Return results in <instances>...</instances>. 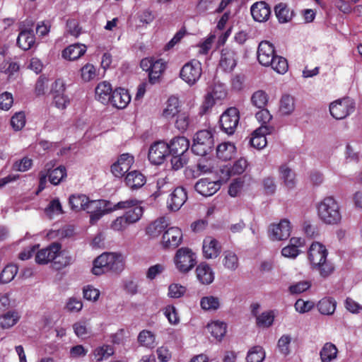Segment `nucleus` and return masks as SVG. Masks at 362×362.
<instances>
[{
	"label": "nucleus",
	"mask_w": 362,
	"mask_h": 362,
	"mask_svg": "<svg viewBox=\"0 0 362 362\" xmlns=\"http://www.w3.org/2000/svg\"><path fill=\"white\" fill-rule=\"evenodd\" d=\"M327 248L319 242H313L308 252L312 269L317 270L323 278L329 276L334 270L332 263L327 259Z\"/></svg>",
	"instance_id": "nucleus-1"
},
{
	"label": "nucleus",
	"mask_w": 362,
	"mask_h": 362,
	"mask_svg": "<svg viewBox=\"0 0 362 362\" xmlns=\"http://www.w3.org/2000/svg\"><path fill=\"white\" fill-rule=\"evenodd\" d=\"M168 147L173 170H178L187 164L189 159V141L186 137H174L168 143Z\"/></svg>",
	"instance_id": "nucleus-2"
},
{
	"label": "nucleus",
	"mask_w": 362,
	"mask_h": 362,
	"mask_svg": "<svg viewBox=\"0 0 362 362\" xmlns=\"http://www.w3.org/2000/svg\"><path fill=\"white\" fill-rule=\"evenodd\" d=\"M124 267L122 255L114 252H104L93 261L92 272L99 276L104 273L112 272L119 273Z\"/></svg>",
	"instance_id": "nucleus-3"
},
{
	"label": "nucleus",
	"mask_w": 362,
	"mask_h": 362,
	"mask_svg": "<svg viewBox=\"0 0 362 362\" xmlns=\"http://www.w3.org/2000/svg\"><path fill=\"white\" fill-rule=\"evenodd\" d=\"M317 213L327 224H337L341 219L339 204L333 197H327L319 203Z\"/></svg>",
	"instance_id": "nucleus-4"
},
{
	"label": "nucleus",
	"mask_w": 362,
	"mask_h": 362,
	"mask_svg": "<svg viewBox=\"0 0 362 362\" xmlns=\"http://www.w3.org/2000/svg\"><path fill=\"white\" fill-rule=\"evenodd\" d=\"M214 146V139L211 131L203 129L197 132L194 136L192 151L200 156L210 153Z\"/></svg>",
	"instance_id": "nucleus-5"
},
{
	"label": "nucleus",
	"mask_w": 362,
	"mask_h": 362,
	"mask_svg": "<svg viewBox=\"0 0 362 362\" xmlns=\"http://www.w3.org/2000/svg\"><path fill=\"white\" fill-rule=\"evenodd\" d=\"M174 262L180 272L187 273L197 264L196 254L188 247H181L177 250Z\"/></svg>",
	"instance_id": "nucleus-6"
},
{
	"label": "nucleus",
	"mask_w": 362,
	"mask_h": 362,
	"mask_svg": "<svg viewBox=\"0 0 362 362\" xmlns=\"http://www.w3.org/2000/svg\"><path fill=\"white\" fill-rule=\"evenodd\" d=\"M355 102L349 97L338 99L329 105L331 115L336 119H342L355 110Z\"/></svg>",
	"instance_id": "nucleus-7"
},
{
	"label": "nucleus",
	"mask_w": 362,
	"mask_h": 362,
	"mask_svg": "<svg viewBox=\"0 0 362 362\" xmlns=\"http://www.w3.org/2000/svg\"><path fill=\"white\" fill-rule=\"evenodd\" d=\"M240 121V112L235 107L226 109L221 115L219 123L221 130L226 134L233 135Z\"/></svg>",
	"instance_id": "nucleus-8"
},
{
	"label": "nucleus",
	"mask_w": 362,
	"mask_h": 362,
	"mask_svg": "<svg viewBox=\"0 0 362 362\" xmlns=\"http://www.w3.org/2000/svg\"><path fill=\"white\" fill-rule=\"evenodd\" d=\"M202 74V64L197 59L187 62L180 71V77L189 86L194 85Z\"/></svg>",
	"instance_id": "nucleus-9"
},
{
	"label": "nucleus",
	"mask_w": 362,
	"mask_h": 362,
	"mask_svg": "<svg viewBox=\"0 0 362 362\" xmlns=\"http://www.w3.org/2000/svg\"><path fill=\"white\" fill-rule=\"evenodd\" d=\"M168 143L164 141H154L149 147L148 158L151 163L159 165L164 163L169 156Z\"/></svg>",
	"instance_id": "nucleus-10"
},
{
	"label": "nucleus",
	"mask_w": 362,
	"mask_h": 362,
	"mask_svg": "<svg viewBox=\"0 0 362 362\" xmlns=\"http://www.w3.org/2000/svg\"><path fill=\"white\" fill-rule=\"evenodd\" d=\"M66 86L61 78L55 80L51 88V93L53 96V103L55 107L64 110L70 103L69 98L65 94Z\"/></svg>",
	"instance_id": "nucleus-11"
},
{
	"label": "nucleus",
	"mask_w": 362,
	"mask_h": 362,
	"mask_svg": "<svg viewBox=\"0 0 362 362\" xmlns=\"http://www.w3.org/2000/svg\"><path fill=\"white\" fill-rule=\"evenodd\" d=\"M62 249L59 243H52L45 248L38 250L35 255V262L38 264H47L54 262Z\"/></svg>",
	"instance_id": "nucleus-12"
},
{
	"label": "nucleus",
	"mask_w": 362,
	"mask_h": 362,
	"mask_svg": "<svg viewBox=\"0 0 362 362\" xmlns=\"http://www.w3.org/2000/svg\"><path fill=\"white\" fill-rule=\"evenodd\" d=\"M291 226L288 219H282L277 224H272L269 229V235L272 240H284L291 235Z\"/></svg>",
	"instance_id": "nucleus-13"
},
{
	"label": "nucleus",
	"mask_w": 362,
	"mask_h": 362,
	"mask_svg": "<svg viewBox=\"0 0 362 362\" xmlns=\"http://www.w3.org/2000/svg\"><path fill=\"white\" fill-rule=\"evenodd\" d=\"M276 56L274 45L269 41H262L257 49V60L262 66H269Z\"/></svg>",
	"instance_id": "nucleus-14"
},
{
	"label": "nucleus",
	"mask_w": 362,
	"mask_h": 362,
	"mask_svg": "<svg viewBox=\"0 0 362 362\" xmlns=\"http://www.w3.org/2000/svg\"><path fill=\"white\" fill-rule=\"evenodd\" d=\"M182 240V230L177 227H171L164 232L161 245L164 249H174L180 245Z\"/></svg>",
	"instance_id": "nucleus-15"
},
{
	"label": "nucleus",
	"mask_w": 362,
	"mask_h": 362,
	"mask_svg": "<svg viewBox=\"0 0 362 362\" xmlns=\"http://www.w3.org/2000/svg\"><path fill=\"white\" fill-rule=\"evenodd\" d=\"M134 162V158L133 156L129 153H123L111 165V172L114 176L122 177L129 171Z\"/></svg>",
	"instance_id": "nucleus-16"
},
{
	"label": "nucleus",
	"mask_w": 362,
	"mask_h": 362,
	"mask_svg": "<svg viewBox=\"0 0 362 362\" xmlns=\"http://www.w3.org/2000/svg\"><path fill=\"white\" fill-rule=\"evenodd\" d=\"M237 65V52L231 47H226L221 50L219 66L226 72H231Z\"/></svg>",
	"instance_id": "nucleus-17"
},
{
	"label": "nucleus",
	"mask_w": 362,
	"mask_h": 362,
	"mask_svg": "<svg viewBox=\"0 0 362 362\" xmlns=\"http://www.w3.org/2000/svg\"><path fill=\"white\" fill-rule=\"evenodd\" d=\"M273 130V127L261 125L260 127L255 130L252 134V137L250 140V145L257 149L264 148L267 143L266 135L270 134Z\"/></svg>",
	"instance_id": "nucleus-18"
},
{
	"label": "nucleus",
	"mask_w": 362,
	"mask_h": 362,
	"mask_svg": "<svg viewBox=\"0 0 362 362\" xmlns=\"http://www.w3.org/2000/svg\"><path fill=\"white\" fill-rule=\"evenodd\" d=\"M187 199L186 189L182 187H176L170 194L167 201L168 207L173 211H178Z\"/></svg>",
	"instance_id": "nucleus-19"
},
{
	"label": "nucleus",
	"mask_w": 362,
	"mask_h": 362,
	"mask_svg": "<svg viewBox=\"0 0 362 362\" xmlns=\"http://www.w3.org/2000/svg\"><path fill=\"white\" fill-rule=\"evenodd\" d=\"M220 188V182L211 180L209 178H202L199 180L194 186L195 190L204 197L212 196Z\"/></svg>",
	"instance_id": "nucleus-20"
},
{
	"label": "nucleus",
	"mask_w": 362,
	"mask_h": 362,
	"mask_svg": "<svg viewBox=\"0 0 362 362\" xmlns=\"http://www.w3.org/2000/svg\"><path fill=\"white\" fill-rule=\"evenodd\" d=\"M221 245L214 238L206 236L202 244L203 255L206 259L216 258L221 252Z\"/></svg>",
	"instance_id": "nucleus-21"
},
{
	"label": "nucleus",
	"mask_w": 362,
	"mask_h": 362,
	"mask_svg": "<svg viewBox=\"0 0 362 362\" xmlns=\"http://www.w3.org/2000/svg\"><path fill=\"white\" fill-rule=\"evenodd\" d=\"M131 101V96L128 90L123 88H117L112 93L110 103L117 109H124Z\"/></svg>",
	"instance_id": "nucleus-22"
},
{
	"label": "nucleus",
	"mask_w": 362,
	"mask_h": 362,
	"mask_svg": "<svg viewBox=\"0 0 362 362\" xmlns=\"http://www.w3.org/2000/svg\"><path fill=\"white\" fill-rule=\"evenodd\" d=\"M250 11L253 19L258 22L267 21L271 14L269 6L264 1L256 2L251 6Z\"/></svg>",
	"instance_id": "nucleus-23"
},
{
	"label": "nucleus",
	"mask_w": 362,
	"mask_h": 362,
	"mask_svg": "<svg viewBox=\"0 0 362 362\" xmlns=\"http://www.w3.org/2000/svg\"><path fill=\"white\" fill-rule=\"evenodd\" d=\"M113 92L111 84L107 81L99 83L95 88V100L104 105L110 103Z\"/></svg>",
	"instance_id": "nucleus-24"
},
{
	"label": "nucleus",
	"mask_w": 362,
	"mask_h": 362,
	"mask_svg": "<svg viewBox=\"0 0 362 362\" xmlns=\"http://www.w3.org/2000/svg\"><path fill=\"white\" fill-rule=\"evenodd\" d=\"M218 90L216 88L208 93L204 99L202 104L200 106L199 114L204 115L206 114L215 105L216 100L224 98L226 95V91H219V95H217Z\"/></svg>",
	"instance_id": "nucleus-25"
},
{
	"label": "nucleus",
	"mask_w": 362,
	"mask_h": 362,
	"mask_svg": "<svg viewBox=\"0 0 362 362\" xmlns=\"http://www.w3.org/2000/svg\"><path fill=\"white\" fill-rule=\"evenodd\" d=\"M197 279L204 285H209L214 281V273L211 267L206 262L200 263L196 269Z\"/></svg>",
	"instance_id": "nucleus-26"
},
{
	"label": "nucleus",
	"mask_w": 362,
	"mask_h": 362,
	"mask_svg": "<svg viewBox=\"0 0 362 362\" xmlns=\"http://www.w3.org/2000/svg\"><path fill=\"white\" fill-rule=\"evenodd\" d=\"M35 42L33 30L24 29L21 30L17 37L16 44L23 50L27 51L33 47Z\"/></svg>",
	"instance_id": "nucleus-27"
},
{
	"label": "nucleus",
	"mask_w": 362,
	"mask_h": 362,
	"mask_svg": "<svg viewBox=\"0 0 362 362\" xmlns=\"http://www.w3.org/2000/svg\"><path fill=\"white\" fill-rule=\"evenodd\" d=\"M86 52V46L82 44H73L66 47L62 53L64 59L74 61L83 56Z\"/></svg>",
	"instance_id": "nucleus-28"
},
{
	"label": "nucleus",
	"mask_w": 362,
	"mask_h": 362,
	"mask_svg": "<svg viewBox=\"0 0 362 362\" xmlns=\"http://www.w3.org/2000/svg\"><path fill=\"white\" fill-rule=\"evenodd\" d=\"M124 181L129 188L136 189L145 185L146 179L140 171L133 170L127 174Z\"/></svg>",
	"instance_id": "nucleus-29"
},
{
	"label": "nucleus",
	"mask_w": 362,
	"mask_h": 362,
	"mask_svg": "<svg viewBox=\"0 0 362 362\" xmlns=\"http://www.w3.org/2000/svg\"><path fill=\"white\" fill-rule=\"evenodd\" d=\"M166 68L165 63L163 59L153 61L151 70L148 73V81L151 84H155L159 82L162 74Z\"/></svg>",
	"instance_id": "nucleus-30"
},
{
	"label": "nucleus",
	"mask_w": 362,
	"mask_h": 362,
	"mask_svg": "<svg viewBox=\"0 0 362 362\" xmlns=\"http://www.w3.org/2000/svg\"><path fill=\"white\" fill-rule=\"evenodd\" d=\"M167 226L168 223L165 218L160 217L146 227V233L151 238H156L158 237Z\"/></svg>",
	"instance_id": "nucleus-31"
},
{
	"label": "nucleus",
	"mask_w": 362,
	"mask_h": 362,
	"mask_svg": "<svg viewBox=\"0 0 362 362\" xmlns=\"http://www.w3.org/2000/svg\"><path fill=\"white\" fill-rule=\"evenodd\" d=\"M235 153V146L230 142H224L216 148L217 157L222 160H230Z\"/></svg>",
	"instance_id": "nucleus-32"
},
{
	"label": "nucleus",
	"mask_w": 362,
	"mask_h": 362,
	"mask_svg": "<svg viewBox=\"0 0 362 362\" xmlns=\"http://www.w3.org/2000/svg\"><path fill=\"white\" fill-rule=\"evenodd\" d=\"M180 113V101L178 98L170 96L167 101V106L163 110V115L167 119L173 118Z\"/></svg>",
	"instance_id": "nucleus-33"
},
{
	"label": "nucleus",
	"mask_w": 362,
	"mask_h": 362,
	"mask_svg": "<svg viewBox=\"0 0 362 362\" xmlns=\"http://www.w3.org/2000/svg\"><path fill=\"white\" fill-rule=\"evenodd\" d=\"M226 329V324L220 321H214L207 325L208 331L218 341H221L225 336Z\"/></svg>",
	"instance_id": "nucleus-34"
},
{
	"label": "nucleus",
	"mask_w": 362,
	"mask_h": 362,
	"mask_svg": "<svg viewBox=\"0 0 362 362\" xmlns=\"http://www.w3.org/2000/svg\"><path fill=\"white\" fill-rule=\"evenodd\" d=\"M337 353L338 349L334 344L331 342L325 343L320 352L322 362H330L336 358Z\"/></svg>",
	"instance_id": "nucleus-35"
},
{
	"label": "nucleus",
	"mask_w": 362,
	"mask_h": 362,
	"mask_svg": "<svg viewBox=\"0 0 362 362\" xmlns=\"http://www.w3.org/2000/svg\"><path fill=\"white\" fill-rule=\"evenodd\" d=\"M275 13L279 21L281 23L290 21L293 16V11L283 3H280L275 6Z\"/></svg>",
	"instance_id": "nucleus-36"
},
{
	"label": "nucleus",
	"mask_w": 362,
	"mask_h": 362,
	"mask_svg": "<svg viewBox=\"0 0 362 362\" xmlns=\"http://www.w3.org/2000/svg\"><path fill=\"white\" fill-rule=\"evenodd\" d=\"M20 315L16 311H8L0 315V327L8 329L14 326L19 320Z\"/></svg>",
	"instance_id": "nucleus-37"
},
{
	"label": "nucleus",
	"mask_w": 362,
	"mask_h": 362,
	"mask_svg": "<svg viewBox=\"0 0 362 362\" xmlns=\"http://www.w3.org/2000/svg\"><path fill=\"white\" fill-rule=\"evenodd\" d=\"M279 171L286 187L288 189L293 188L296 182L295 173L287 165H282L279 168Z\"/></svg>",
	"instance_id": "nucleus-38"
},
{
	"label": "nucleus",
	"mask_w": 362,
	"mask_h": 362,
	"mask_svg": "<svg viewBox=\"0 0 362 362\" xmlns=\"http://www.w3.org/2000/svg\"><path fill=\"white\" fill-rule=\"evenodd\" d=\"M337 303L332 298H324L317 303V309L322 315H332L336 309Z\"/></svg>",
	"instance_id": "nucleus-39"
},
{
	"label": "nucleus",
	"mask_w": 362,
	"mask_h": 362,
	"mask_svg": "<svg viewBox=\"0 0 362 362\" xmlns=\"http://www.w3.org/2000/svg\"><path fill=\"white\" fill-rule=\"evenodd\" d=\"M47 173L49 182L54 185H57L66 177V170L63 165L48 170Z\"/></svg>",
	"instance_id": "nucleus-40"
},
{
	"label": "nucleus",
	"mask_w": 362,
	"mask_h": 362,
	"mask_svg": "<svg viewBox=\"0 0 362 362\" xmlns=\"http://www.w3.org/2000/svg\"><path fill=\"white\" fill-rule=\"evenodd\" d=\"M88 202V197L85 194H72L69 199V203L71 209L76 211L82 210Z\"/></svg>",
	"instance_id": "nucleus-41"
},
{
	"label": "nucleus",
	"mask_w": 362,
	"mask_h": 362,
	"mask_svg": "<svg viewBox=\"0 0 362 362\" xmlns=\"http://www.w3.org/2000/svg\"><path fill=\"white\" fill-rule=\"evenodd\" d=\"M268 101V94L262 90L255 91L251 97L252 104L259 109L265 107Z\"/></svg>",
	"instance_id": "nucleus-42"
},
{
	"label": "nucleus",
	"mask_w": 362,
	"mask_h": 362,
	"mask_svg": "<svg viewBox=\"0 0 362 362\" xmlns=\"http://www.w3.org/2000/svg\"><path fill=\"white\" fill-rule=\"evenodd\" d=\"M200 306L204 310H216L220 307V300L213 296H204L201 298Z\"/></svg>",
	"instance_id": "nucleus-43"
},
{
	"label": "nucleus",
	"mask_w": 362,
	"mask_h": 362,
	"mask_svg": "<svg viewBox=\"0 0 362 362\" xmlns=\"http://www.w3.org/2000/svg\"><path fill=\"white\" fill-rule=\"evenodd\" d=\"M114 348L111 345L103 344L101 346L97 347L94 351L93 355L98 361H102L108 358L114 354Z\"/></svg>",
	"instance_id": "nucleus-44"
},
{
	"label": "nucleus",
	"mask_w": 362,
	"mask_h": 362,
	"mask_svg": "<svg viewBox=\"0 0 362 362\" xmlns=\"http://www.w3.org/2000/svg\"><path fill=\"white\" fill-rule=\"evenodd\" d=\"M264 358V349L260 346H255L249 350L246 360L247 362H262Z\"/></svg>",
	"instance_id": "nucleus-45"
},
{
	"label": "nucleus",
	"mask_w": 362,
	"mask_h": 362,
	"mask_svg": "<svg viewBox=\"0 0 362 362\" xmlns=\"http://www.w3.org/2000/svg\"><path fill=\"white\" fill-rule=\"evenodd\" d=\"M18 272V267L15 264L6 265L0 274V282L6 284L13 279Z\"/></svg>",
	"instance_id": "nucleus-46"
},
{
	"label": "nucleus",
	"mask_w": 362,
	"mask_h": 362,
	"mask_svg": "<svg viewBox=\"0 0 362 362\" xmlns=\"http://www.w3.org/2000/svg\"><path fill=\"white\" fill-rule=\"evenodd\" d=\"M223 264L226 269L235 270L238 267V258L236 254L230 250L225 251Z\"/></svg>",
	"instance_id": "nucleus-47"
},
{
	"label": "nucleus",
	"mask_w": 362,
	"mask_h": 362,
	"mask_svg": "<svg viewBox=\"0 0 362 362\" xmlns=\"http://www.w3.org/2000/svg\"><path fill=\"white\" fill-rule=\"evenodd\" d=\"M295 108L294 98L288 95L282 96L280 100L279 110L283 115H290Z\"/></svg>",
	"instance_id": "nucleus-48"
},
{
	"label": "nucleus",
	"mask_w": 362,
	"mask_h": 362,
	"mask_svg": "<svg viewBox=\"0 0 362 362\" xmlns=\"http://www.w3.org/2000/svg\"><path fill=\"white\" fill-rule=\"evenodd\" d=\"M144 209L139 204L124 214L129 224L137 222L142 216Z\"/></svg>",
	"instance_id": "nucleus-49"
},
{
	"label": "nucleus",
	"mask_w": 362,
	"mask_h": 362,
	"mask_svg": "<svg viewBox=\"0 0 362 362\" xmlns=\"http://www.w3.org/2000/svg\"><path fill=\"white\" fill-rule=\"evenodd\" d=\"M155 335L148 330H142L138 336V341L144 346L153 348L155 346Z\"/></svg>",
	"instance_id": "nucleus-50"
},
{
	"label": "nucleus",
	"mask_w": 362,
	"mask_h": 362,
	"mask_svg": "<svg viewBox=\"0 0 362 362\" xmlns=\"http://www.w3.org/2000/svg\"><path fill=\"white\" fill-rule=\"evenodd\" d=\"M272 68L279 74H285L288 71V65L286 58L276 55L270 64Z\"/></svg>",
	"instance_id": "nucleus-51"
},
{
	"label": "nucleus",
	"mask_w": 362,
	"mask_h": 362,
	"mask_svg": "<svg viewBox=\"0 0 362 362\" xmlns=\"http://www.w3.org/2000/svg\"><path fill=\"white\" fill-rule=\"evenodd\" d=\"M189 124V115L187 112H180L177 115L175 127L180 132H185Z\"/></svg>",
	"instance_id": "nucleus-52"
},
{
	"label": "nucleus",
	"mask_w": 362,
	"mask_h": 362,
	"mask_svg": "<svg viewBox=\"0 0 362 362\" xmlns=\"http://www.w3.org/2000/svg\"><path fill=\"white\" fill-rule=\"evenodd\" d=\"M33 160L25 156L23 158L16 160L12 165V170L18 172H25L31 168Z\"/></svg>",
	"instance_id": "nucleus-53"
},
{
	"label": "nucleus",
	"mask_w": 362,
	"mask_h": 362,
	"mask_svg": "<svg viewBox=\"0 0 362 362\" xmlns=\"http://www.w3.org/2000/svg\"><path fill=\"white\" fill-rule=\"evenodd\" d=\"M72 327L75 334L79 338H85L89 333L90 328L86 320L76 322Z\"/></svg>",
	"instance_id": "nucleus-54"
},
{
	"label": "nucleus",
	"mask_w": 362,
	"mask_h": 362,
	"mask_svg": "<svg viewBox=\"0 0 362 362\" xmlns=\"http://www.w3.org/2000/svg\"><path fill=\"white\" fill-rule=\"evenodd\" d=\"M81 76L82 79L88 82L93 80L96 76V69L91 64H86L81 69Z\"/></svg>",
	"instance_id": "nucleus-55"
},
{
	"label": "nucleus",
	"mask_w": 362,
	"mask_h": 362,
	"mask_svg": "<svg viewBox=\"0 0 362 362\" xmlns=\"http://www.w3.org/2000/svg\"><path fill=\"white\" fill-rule=\"evenodd\" d=\"M72 258L66 253L59 252L57 259L54 262V267L56 269H61L71 264Z\"/></svg>",
	"instance_id": "nucleus-56"
},
{
	"label": "nucleus",
	"mask_w": 362,
	"mask_h": 362,
	"mask_svg": "<svg viewBox=\"0 0 362 362\" xmlns=\"http://www.w3.org/2000/svg\"><path fill=\"white\" fill-rule=\"evenodd\" d=\"M25 124V115L23 112L16 113L11 119V125L15 131L21 130Z\"/></svg>",
	"instance_id": "nucleus-57"
},
{
	"label": "nucleus",
	"mask_w": 362,
	"mask_h": 362,
	"mask_svg": "<svg viewBox=\"0 0 362 362\" xmlns=\"http://www.w3.org/2000/svg\"><path fill=\"white\" fill-rule=\"evenodd\" d=\"M109 202H106L103 200H89L84 208L82 210L86 211L88 214H92L98 209L107 207Z\"/></svg>",
	"instance_id": "nucleus-58"
},
{
	"label": "nucleus",
	"mask_w": 362,
	"mask_h": 362,
	"mask_svg": "<svg viewBox=\"0 0 362 362\" xmlns=\"http://www.w3.org/2000/svg\"><path fill=\"white\" fill-rule=\"evenodd\" d=\"M164 314L170 324L177 325L179 323L180 318L174 305H169L166 306L164 310Z\"/></svg>",
	"instance_id": "nucleus-59"
},
{
	"label": "nucleus",
	"mask_w": 362,
	"mask_h": 362,
	"mask_svg": "<svg viewBox=\"0 0 362 362\" xmlns=\"http://www.w3.org/2000/svg\"><path fill=\"white\" fill-rule=\"evenodd\" d=\"M83 294L85 299L96 301L100 296V291L91 285H87L83 289Z\"/></svg>",
	"instance_id": "nucleus-60"
},
{
	"label": "nucleus",
	"mask_w": 362,
	"mask_h": 362,
	"mask_svg": "<svg viewBox=\"0 0 362 362\" xmlns=\"http://www.w3.org/2000/svg\"><path fill=\"white\" fill-rule=\"evenodd\" d=\"M274 315L272 312H266L257 317V325L260 327H269L274 322Z\"/></svg>",
	"instance_id": "nucleus-61"
},
{
	"label": "nucleus",
	"mask_w": 362,
	"mask_h": 362,
	"mask_svg": "<svg viewBox=\"0 0 362 362\" xmlns=\"http://www.w3.org/2000/svg\"><path fill=\"white\" fill-rule=\"evenodd\" d=\"M215 172L218 176V178L216 181L220 182L221 185L222 182H227L230 177L233 175L230 168L228 165L221 166L218 169L216 170Z\"/></svg>",
	"instance_id": "nucleus-62"
},
{
	"label": "nucleus",
	"mask_w": 362,
	"mask_h": 362,
	"mask_svg": "<svg viewBox=\"0 0 362 362\" xmlns=\"http://www.w3.org/2000/svg\"><path fill=\"white\" fill-rule=\"evenodd\" d=\"M186 291L185 286L180 284H173L169 286L168 296L171 298H178L184 295Z\"/></svg>",
	"instance_id": "nucleus-63"
},
{
	"label": "nucleus",
	"mask_w": 362,
	"mask_h": 362,
	"mask_svg": "<svg viewBox=\"0 0 362 362\" xmlns=\"http://www.w3.org/2000/svg\"><path fill=\"white\" fill-rule=\"evenodd\" d=\"M45 212L47 214H62L64 213L62 206L61 203L58 199H52L47 208L45 209Z\"/></svg>",
	"instance_id": "nucleus-64"
}]
</instances>
